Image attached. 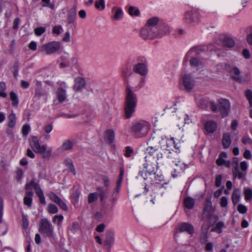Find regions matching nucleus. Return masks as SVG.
<instances>
[{
	"label": "nucleus",
	"mask_w": 252,
	"mask_h": 252,
	"mask_svg": "<svg viewBox=\"0 0 252 252\" xmlns=\"http://www.w3.org/2000/svg\"><path fill=\"white\" fill-rule=\"evenodd\" d=\"M73 146L72 141L69 140L64 141L62 145V148L64 151H67L71 149Z\"/></svg>",
	"instance_id": "4c0bfd02"
},
{
	"label": "nucleus",
	"mask_w": 252,
	"mask_h": 252,
	"mask_svg": "<svg viewBox=\"0 0 252 252\" xmlns=\"http://www.w3.org/2000/svg\"><path fill=\"white\" fill-rule=\"evenodd\" d=\"M222 180V176L221 175H218L216 178L215 185L216 187H220L221 185Z\"/></svg>",
	"instance_id": "338daca9"
},
{
	"label": "nucleus",
	"mask_w": 252,
	"mask_h": 252,
	"mask_svg": "<svg viewBox=\"0 0 252 252\" xmlns=\"http://www.w3.org/2000/svg\"><path fill=\"white\" fill-rule=\"evenodd\" d=\"M33 192L32 191H27L24 197V203L28 207H31L32 201Z\"/></svg>",
	"instance_id": "bb28decb"
},
{
	"label": "nucleus",
	"mask_w": 252,
	"mask_h": 252,
	"mask_svg": "<svg viewBox=\"0 0 252 252\" xmlns=\"http://www.w3.org/2000/svg\"><path fill=\"white\" fill-rule=\"evenodd\" d=\"M241 171L240 172H242L244 175L241 178H238L239 179H245L246 175L247 170L248 169V164L246 161H243L240 163V164Z\"/></svg>",
	"instance_id": "58836bf2"
},
{
	"label": "nucleus",
	"mask_w": 252,
	"mask_h": 252,
	"mask_svg": "<svg viewBox=\"0 0 252 252\" xmlns=\"http://www.w3.org/2000/svg\"><path fill=\"white\" fill-rule=\"evenodd\" d=\"M113 13L112 18L115 21L120 20L123 17V12L122 8L118 7H114L112 8Z\"/></svg>",
	"instance_id": "b1692460"
},
{
	"label": "nucleus",
	"mask_w": 252,
	"mask_h": 252,
	"mask_svg": "<svg viewBox=\"0 0 252 252\" xmlns=\"http://www.w3.org/2000/svg\"><path fill=\"white\" fill-rule=\"evenodd\" d=\"M145 158L146 162L143 164L144 167L150 174H155L158 167V165L162 163L161 159L158 160L155 157L146 156Z\"/></svg>",
	"instance_id": "423d86ee"
},
{
	"label": "nucleus",
	"mask_w": 252,
	"mask_h": 252,
	"mask_svg": "<svg viewBox=\"0 0 252 252\" xmlns=\"http://www.w3.org/2000/svg\"><path fill=\"white\" fill-rule=\"evenodd\" d=\"M245 95L249 100L250 105L252 106V91L250 90H247L245 92Z\"/></svg>",
	"instance_id": "603ef678"
},
{
	"label": "nucleus",
	"mask_w": 252,
	"mask_h": 252,
	"mask_svg": "<svg viewBox=\"0 0 252 252\" xmlns=\"http://www.w3.org/2000/svg\"><path fill=\"white\" fill-rule=\"evenodd\" d=\"M32 187H33L35 193L38 196L41 204L43 205L46 204L45 198L41 189L40 185L38 183L35 182L34 179H32L29 183H26L25 189L27 190L31 189Z\"/></svg>",
	"instance_id": "6e6552de"
},
{
	"label": "nucleus",
	"mask_w": 252,
	"mask_h": 252,
	"mask_svg": "<svg viewBox=\"0 0 252 252\" xmlns=\"http://www.w3.org/2000/svg\"><path fill=\"white\" fill-rule=\"evenodd\" d=\"M178 229L180 232H186L189 234L192 235L194 233V227L189 223L182 222L179 224Z\"/></svg>",
	"instance_id": "412c9836"
},
{
	"label": "nucleus",
	"mask_w": 252,
	"mask_h": 252,
	"mask_svg": "<svg viewBox=\"0 0 252 252\" xmlns=\"http://www.w3.org/2000/svg\"><path fill=\"white\" fill-rule=\"evenodd\" d=\"M105 140L107 143H112L115 139V133L112 129H108L106 131L105 134Z\"/></svg>",
	"instance_id": "c756f323"
},
{
	"label": "nucleus",
	"mask_w": 252,
	"mask_h": 252,
	"mask_svg": "<svg viewBox=\"0 0 252 252\" xmlns=\"http://www.w3.org/2000/svg\"><path fill=\"white\" fill-rule=\"evenodd\" d=\"M77 10L75 6H73L68 12L67 23L68 24L74 23L76 18Z\"/></svg>",
	"instance_id": "a878e982"
},
{
	"label": "nucleus",
	"mask_w": 252,
	"mask_h": 252,
	"mask_svg": "<svg viewBox=\"0 0 252 252\" xmlns=\"http://www.w3.org/2000/svg\"><path fill=\"white\" fill-rule=\"evenodd\" d=\"M102 180L105 187L108 188L110 186V181L109 177L107 176L103 175L102 176Z\"/></svg>",
	"instance_id": "13d9d810"
},
{
	"label": "nucleus",
	"mask_w": 252,
	"mask_h": 252,
	"mask_svg": "<svg viewBox=\"0 0 252 252\" xmlns=\"http://www.w3.org/2000/svg\"><path fill=\"white\" fill-rule=\"evenodd\" d=\"M80 191L78 189H74L73 191L72 197L75 200H77L80 196Z\"/></svg>",
	"instance_id": "0e129e2a"
},
{
	"label": "nucleus",
	"mask_w": 252,
	"mask_h": 252,
	"mask_svg": "<svg viewBox=\"0 0 252 252\" xmlns=\"http://www.w3.org/2000/svg\"><path fill=\"white\" fill-rule=\"evenodd\" d=\"M212 210V204L210 198L206 199V203L203 209L201 220L206 222L208 220V222L211 225H214L218 221L219 218L218 216L211 214Z\"/></svg>",
	"instance_id": "20e7f679"
},
{
	"label": "nucleus",
	"mask_w": 252,
	"mask_h": 252,
	"mask_svg": "<svg viewBox=\"0 0 252 252\" xmlns=\"http://www.w3.org/2000/svg\"><path fill=\"white\" fill-rule=\"evenodd\" d=\"M23 171L22 169H18L16 172V179L19 182L23 177Z\"/></svg>",
	"instance_id": "680f3d73"
},
{
	"label": "nucleus",
	"mask_w": 252,
	"mask_h": 252,
	"mask_svg": "<svg viewBox=\"0 0 252 252\" xmlns=\"http://www.w3.org/2000/svg\"><path fill=\"white\" fill-rule=\"evenodd\" d=\"M48 211L50 214H56L58 212V208L55 204H49L48 206Z\"/></svg>",
	"instance_id": "09e8293b"
},
{
	"label": "nucleus",
	"mask_w": 252,
	"mask_h": 252,
	"mask_svg": "<svg viewBox=\"0 0 252 252\" xmlns=\"http://www.w3.org/2000/svg\"><path fill=\"white\" fill-rule=\"evenodd\" d=\"M183 84L186 90H190L194 86V81L190 75H185L183 77Z\"/></svg>",
	"instance_id": "6ab92c4d"
},
{
	"label": "nucleus",
	"mask_w": 252,
	"mask_h": 252,
	"mask_svg": "<svg viewBox=\"0 0 252 252\" xmlns=\"http://www.w3.org/2000/svg\"><path fill=\"white\" fill-rule=\"evenodd\" d=\"M114 242V233L112 231H108L106 233L105 244L111 246Z\"/></svg>",
	"instance_id": "c85d7f7f"
},
{
	"label": "nucleus",
	"mask_w": 252,
	"mask_h": 252,
	"mask_svg": "<svg viewBox=\"0 0 252 252\" xmlns=\"http://www.w3.org/2000/svg\"><path fill=\"white\" fill-rule=\"evenodd\" d=\"M49 197L52 201L58 205L61 209L65 211L68 210V207L66 203L56 193L50 192L49 193Z\"/></svg>",
	"instance_id": "2eb2a0df"
},
{
	"label": "nucleus",
	"mask_w": 252,
	"mask_h": 252,
	"mask_svg": "<svg viewBox=\"0 0 252 252\" xmlns=\"http://www.w3.org/2000/svg\"><path fill=\"white\" fill-rule=\"evenodd\" d=\"M194 199L190 197H187L184 200V205L189 209H192L194 207Z\"/></svg>",
	"instance_id": "f704fd0d"
},
{
	"label": "nucleus",
	"mask_w": 252,
	"mask_h": 252,
	"mask_svg": "<svg viewBox=\"0 0 252 252\" xmlns=\"http://www.w3.org/2000/svg\"><path fill=\"white\" fill-rule=\"evenodd\" d=\"M228 200L226 197L222 196L220 199V205L222 208H225L227 206Z\"/></svg>",
	"instance_id": "6e6d98bb"
},
{
	"label": "nucleus",
	"mask_w": 252,
	"mask_h": 252,
	"mask_svg": "<svg viewBox=\"0 0 252 252\" xmlns=\"http://www.w3.org/2000/svg\"><path fill=\"white\" fill-rule=\"evenodd\" d=\"M133 71L141 76H145L148 73L147 65L143 63H139L135 64L133 67Z\"/></svg>",
	"instance_id": "f3484780"
},
{
	"label": "nucleus",
	"mask_w": 252,
	"mask_h": 252,
	"mask_svg": "<svg viewBox=\"0 0 252 252\" xmlns=\"http://www.w3.org/2000/svg\"><path fill=\"white\" fill-rule=\"evenodd\" d=\"M95 7L97 9L103 10L105 7L104 0H96L95 2Z\"/></svg>",
	"instance_id": "37998d69"
},
{
	"label": "nucleus",
	"mask_w": 252,
	"mask_h": 252,
	"mask_svg": "<svg viewBox=\"0 0 252 252\" xmlns=\"http://www.w3.org/2000/svg\"><path fill=\"white\" fill-rule=\"evenodd\" d=\"M224 227V223L222 221H219L217 222L216 225L212 227L211 229V232H215L217 233L220 234L222 232V229Z\"/></svg>",
	"instance_id": "72a5a7b5"
},
{
	"label": "nucleus",
	"mask_w": 252,
	"mask_h": 252,
	"mask_svg": "<svg viewBox=\"0 0 252 252\" xmlns=\"http://www.w3.org/2000/svg\"><path fill=\"white\" fill-rule=\"evenodd\" d=\"M245 197L246 200H250L252 198V190L250 189H246L244 192Z\"/></svg>",
	"instance_id": "3c124183"
},
{
	"label": "nucleus",
	"mask_w": 252,
	"mask_h": 252,
	"mask_svg": "<svg viewBox=\"0 0 252 252\" xmlns=\"http://www.w3.org/2000/svg\"><path fill=\"white\" fill-rule=\"evenodd\" d=\"M158 19L157 17H153L147 21V25L151 27L155 28V26L158 24Z\"/></svg>",
	"instance_id": "de8ad7c7"
},
{
	"label": "nucleus",
	"mask_w": 252,
	"mask_h": 252,
	"mask_svg": "<svg viewBox=\"0 0 252 252\" xmlns=\"http://www.w3.org/2000/svg\"><path fill=\"white\" fill-rule=\"evenodd\" d=\"M30 130V126L29 125H25L22 127V133L24 135H27Z\"/></svg>",
	"instance_id": "bf43d9fd"
},
{
	"label": "nucleus",
	"mask_w": 252,
	"mask_h": 252,
	"mask_svg": "<svg viewBox=\"0 0 252 252\" xmlns=\"http://www.w3.org/2000/svg\"><path fill=\"white\" fill-rule=\"evenodd\" d=\"M98 191L90 193L88 195V203L91 204L97 200L98 196L100 197V201L104 202L107 197L108 189H105L103 187H98L96 188Z\"/></svg>",
	"instance_id": "0eeeda50"
},
{
	"label": "nucleus",
	"mask_w": 252,
	"mask_h": 252,
	"mask_svg": "<svg viewBox=\"0 0 252 252\" xmlns=\"http://www.w3.org/2000/svg\"><path fill=\"white\" fill-rule=\"evenodd\" d=\"M227 158V154L225 152H221L218 158L216 160V164L218 166L223 165L225 161V158Z\"/></svg>",
	"instance_id": "e433bc0d"
},
{
	"label": "nucleus",
	"mask_w": 252,
	"mask_h": 252,
	"mask_svg": "<svg viewBox=\"0 0 252 252\" xmlns=\"http://www.w3.org/2000/svg\"><path fill=\"white\" fill-rule=\"evenodd\" d=\"M10 98L13 101L12 105L13 106H17L19 103V100L17 94L13 92L10 93Z\"/></svg>",
	"instance_id": "c03bdc74"
},
{
	"label": "nucleus",
	"mask_w": 252,
	"mask_h": 252,
	"mask_svg": "<svg viewBox=\"0 0 252 252\" xmlns=\"http://www.w3.org/2000/svg\"><path fill=\"white\" fill-rule=\"evenodd\" d=\"M200 12L197 10H192L185 12L184 16V21L188 24L196 22L200 19Z\"/></svg>",
	"instance_id": "f8f14e48"
},
{
	"label": "nucleus",
	"mask_w": 252,
	"mask_h": 252,
	"mask_svg": "<svg viewBox=\"0 0 252 252\" xmlns=\"http://www.w3.org/2000/svg\"><path fill=\"white\" fill-rule=\"evenodd\" d=\"M140 35L144 39H151L158 36V33L156 28L145 26L144 28L141 29Z\"/></svg>",
	"instance_id": "9d476101"
},
{
	"label": "nucleus",
	"mask_w": 252,
	"mask_h": 252,
	"mask_svg": "<svg viewBox=\"0 0 252 252\" xmlns=\"http://www.w3.org/2000/svg\"><path fill=\"white\" fill-rule=\"evenodd\" d=\"M8 126L9 127L12 128L15 126L16 122V117L13 111L8 115Z\"/></svg>",
	"instance_id": "c9c22d12"
},
{
	"label": "nucleus",
	"mask_w": 252,
	"mask_h": 252,
	"mask_svg": "<svg viewBox=\"0 0 252 252\" xmlns=\"http://www.w3.org/2000/svg\"><path fill=\"white\" fill-rule=\"evenodd\" d=\"M65 162L66 166L70 169L73 175H75L76 174V171L71 159H67L65 160Z\"/></svg>",
	"instance_id": "a18cd8bd"
},
{
	"label": "nucleus",
	"mask_w": 252,
	"mask_h": 252,
	"mask_svg": "<svg viewBox=\"0 0 252 252\" xmlns=\"http://www.w3.org/2000/svg\"><path fill=\"white\" fill-rule=\"evenodd\" d=\"M131 74L130 68L128 66H126L122 68L121 75L124 81L127 84L125 103V113L126 118H130L135 112L137 101L136 94H134L128 84V79Z\"/></svg>",
	"instance_id": "f257e3e1"
},
{
	"label": "nucleus",
	"mask_w": 252,
	"mask_h": 252,
	"mask_svg": "<svg viewBox=\"0 0 252 252\" xmlns=\"http://www.w3.org/2000/svg\"><path fill=\"white\" fill-rule=\"evenodd\" d=\"M208 222V224H205L204 223L201 226V232L200 234L199 241L201 243L205 244L208 241V231L209 228L211 226Z\"/></svg>",
	"instance_id": "a211bd4d"
},
{
	"label": "nucleus",
	"mask_w": 252,
	"mask_h": 252,
	"mask_svg": "<svg viewBox=\"0 0 252 252\" xmlns=\"http://www.w3.org/2000/svg\"><path fill=\"white\" fill-rule=\"evenodd\" d=\"M133 153V149L130 146H127L126 147L125 156L126 158H129Z\"/></svg>",
	"instance_id": "864d4df0"
},
{
	"label": "nucleus",
	"mask_w": 252,
	"mask_h": 252,
	"mask_svg": "<svg viewBox=\"0 0 252 252\" xmlns=\"http://www.w3.org/2000/svg\"><path fill=\"white\" fill-rule=\"evenodd\" d=\"M190 64L192 67H196L197 69L202 66V63L196 58H191L190 60Z\"/></svg>",
	"instance_id": "ea45409f"
},
{
	"label": "nucleus",
	"mask_w": 252,
	"mask_h": 252,
	"mask_svg": "<svg viewBox=\"0 0 252 252\" xmlns=\"http://www.w3.org/2000/svg\"><path fill=\"white\" fill-rule=\"evenodd\" d=\"M38 230L41 234L47 237L51 238L54 236V227L46 218L40 220Z\"/></svg>",
	"instance_id": "39448f33"
},
{
	"label": "nucleus",
	"mask_w": 252,
	"mask_h": 252,
	"mask_svg": "<svg viewBox=\"0 0 252 252\" xmlns=\"http://www.w3.org/2000/svg\"><path fill=\"white\" fill-rule=\"evenodd\" d=\"M125 169L123 166L120 167V175L119 179L117 182V185L115 191L112 193L110 200L112 202V203L114 205L116 203L117 198L118 194L120 190L122 184V182L124 179Z\"/></svg>",
	"instance_id": "1a4fd4ad"
},
{
	"label": "nucleus",
	"mask_w": 252,
	"mask_h": 252,
	"mask_svg": "<svg viewBox=\"0 0 252 252\" xmlns=\"http://www.w3.org/2000/svg\"><path fill=\"white\" fill-rule=\"evenodd\" d=\"M166 156L168 158L172 160L173 162L176 161L178 159V154L180 151H175L173 150L165 149Z\"/></svg>",
	"instance_id": "cd10ccee"
},
{
	"label": "nucleus",
	"mask_w": 252,
	"mask_h": 252,
	"mask_svg": "<svg viewBox=\"0 0 252 252\" xmlns=\"http://www.w3.org/2000/svg\"><path fill=\"white\" fill-rule=\"evenodd\" d=\"M244 158L247 159H250L252 158L251 152L249 150H246L243 154Z\"/></svg>",
	"instance_id": "774afa93"
},
{
	"label": "nucleus",
	"mask_w": 252,
	"mask_h": 252,
	"mask_svg": "<svg viewBox=\"0 0 252 252\" xmlns=\"http://www.w3.org/2000/svg\"><path fill=\"white\" fill-rule=\"evenodd\" d=\"M128 13L131 16H137L139 15L140 11L138 8L133 6H130L128 8Z\"/></svg>",
	"instance_id": "49530a36"
},
{
	"label": "nucleus",
	"mask_w": 252,
	"mask_h": 252,
	"mask_svg": "<svg viewBox=\"0 0 252 252\" xmlns=\"http://www.w3.org/2000/svg\"><path fill=\"white\" fill-rule=\"evenodd\" d=\"M148 145L145 153L149 157H155L158 160L161 159L163 154L159 151V140L155 137L151 136L147 141Z\"/></svg>",
	"instance_id": "7ed1b4c3"
},
{
	"label": "nucleus",
	"mask_w": 252,
	"mask_h": 252,
	"mask_svg": "<svg viewBox=\"0 0 252 252\" xmlns=\"http://www.w3.org/2000/svg\"><path fill=\"white\" fill-rule=\"evenodd\" d=\"M58 99L60 102H63L66 99V91L62 88H59L57 92Z\"/></svg>",
	"instance_id": "2f4dec72"
},
{
	"label": "nucleus",
	"mask_w": 252,
	"mask_h": 252,
	"mask_svg": "<svg viewBox=\"0 0 252 252\" xmlns=\"http://www.w3.org/2000/svg\"><path fill=\"white\" fill-rule=\"evenodd\" d=\"M150 129V124L146 121L140 120L134 123L130 128L131 133L136 138L145 136Z\"/></svg>",
	"instance_id": "f03ea898"
},
{
	"label": "nucleus",
	"mask_w": 252,
	"mask_h": 252,
	"mask_svg": "<svg viewBox=\"0 0 252 252\" xmlns=\"http://www.w3.org/2000/svg\"><path fill=\"white\" fill-rule=\"evenodd\" d=\"M42 1L44 3L42 6L48 7L51 9L54 8V5L50 2V0H42Z\"/></svg>",
	"instance_id": "e2e57ef3"
},
{
	"label": "nucleus",
	"mask_w": 252,
	"mask_h": 252,
	"mask_svg": "<svg viewBox=\"0 0 252 252\" xmlns=\"http://www.w3.org/2000/svg\"><path fill=\"white\" fill-rule=\"evenodd\" d=\"M231 143L230 135L228 133H224L222 138V145L224 149L228 148Z\"/></svg>",
	"instance_id": "7c9ffc66"
},
{
	"label": "nucleus",
	"mask_w": 252,
	"mask_h": 252,
	"mask_svg": "<svg viewBox=\"0 0 252 252\" xmlns=\"http://www.w3.org/2000/svg\"><path fill=\"white\" fill-rule=\"evenodd\" d=\"M226 69L230 73L231 78L233 80L239 83L242 82V79L240 76V71L237 67L234 66H228Z\"/></svg>",
	"instance_id": "4468645a"
},
{
	"label": "nucleus",
	"mask_w": 252,
	"mask_h": 252,
	"mask_svg": "<svg viewBox=\"0 0 252 252\" xmlns=\"http://www.w3.org/2000/svg\"><path fill=\"white\" fill-rule=\"evenodd\" d=\"M86 86V81L82 77H77L74 80L73 89L77 92L81 91Z\"/></svg>",
	"instance_id": "4be33fe9"
},
{
	"label": "nucleus",
	"mask_w": 252,
	"mask_h": 252,
	"mask_svg": "<svg viewBox=\"0 0 252 252\" xmlns=\"http://www.w3.org/2000/svg\"><path fill=\"white\" fill-rule=\"evenodd\" d=\"M169 142L173 143L174 148L180 151V148L181 147L180 143H176L173 137L171 138L170 140H169Z\"/></svg>",
	"instance_id": "69168bd1"
},
{
	"label": "nucleus",
	"mask_w": 252,
	"mask_h": 252,
	"mask_svg": "<svg viewBox=\"0 0 252 252\" xmlns=\"http://www.w3.org/2000/svg\"><path fill=\"white\" fill-rule=\"evenodd\" d=\"M240 199V190L239 189H235L232 194V201L233 205H236Z\"/></svg>",
	"instance_id": "473e14b6"
},
{
	"label": "nucleus",
	"mask_w": 252,
	"mask_h": 252,
	"mask_svg": "<svg viewBox=\"0 0 252 252\" xmlns=\"http://www.w3.org/2000/svg\"><path fill=\"white\" fill-rule=\"evenodd\" d=\"M61 30H63V28L61 25L55 26L53 29V33L59 35Z\"/></svg>",
	"instance_id": "052dcab7"
},
{
	"label": "nucleus",
	"mask_w": 252,
	"mask_h": 252,
	"mask_svg": "<svg viewBox=\"0 0 252 252\" xmlns=\"http://www.w3.org/2000/svg\"><path fill=\"white\" fill-rule=\"evenodd\" d=\"M61 46L60 42L52 41L43 45L40 51L42 52L45 53L46 54H51L59 50Z\"/></svg>",
	"instance_id": "9b49d317"
},
{
	"label": "nucleus",
	"mask_w": 252,
	"mask_h": 252,
	"mask_svg": "<svg viewBox=\"0 0 252 252\" xmlns=\"http://www.w3.org/2000/svg\"><path fill=\"white\" fill-rule=\"evenodd\" d=\"M217 128L216 123L214 121L207 122L204 126L205 130L209 133H212L215 131Z\"/></svg>",
	"instance_id": "393cba45"
},
{
	"label": "nucleus",
	"mask_w": 252,
	"mask_h": 252,
	"mask_svg": "<svg viewBox=\"0 0 252 252\" xmlns=\"http://www.w3.org/2000/svg\"><path fill=\"white\" fill-rule=\"evenodd\" d=\"M45 150L42 151L41 153H38L39 154H42V157L44 158L49 159L51 156L52 152V148L49 147L47 148V146L44 145Z\"/></svg>",
	"instance_id": "79ce46f5"
},
{
	"label": "nucleus",
	"mask_w": 252,
	"mask_h": 252,
	"mask_svg": "<svg viewBox=\"0 0 252 252\" xmlns=\"http://www.w3.org/2000/svg\"><path fill=\"white\" fill-rule=\"evenodd\" d=\"M30 144L32 149L35 153H41L45 150L44 145L40 146L37 137L32 136L30 140Z\"/></svg>",
	"instance_id": "dca6fc26"
},
{
	"label": "nucleus",
	"mask_w": 252,
	"mask_h": 252,
	"mask_svg": "<svg viewBox=\"0 0 252 252\" xmlns=\"http://www.w3.org/2000/svg\"><path fill=\"white\" fill-rule=\"evenodd\" d=\"M232 163L235 165L232 170L233 178H241L244 175V174H243L242 172H240L239 160L237 158H233Z\"/></svg>",
	"instance_id": "aec40b11"
},
{
	"label": "nucleus",
	"mask_w": 252,
	"mask_h": 252,
	"mask_svg": "<svg viewBox=\"0 0 252 252\" xmlns=\"http://www.w3.org/2000/svg\"><path fill=\"white\" fill-rule=\"evenodd\" d=\"M237 209L238 212L242 214H245L247 211V207L242 204L238 205Z\"/></svg>",
	"instance_id": "4d7b16f0"
},
{
	"label": "nucleus",
	"mask_w": 252,
	"mask_h": 252,
	"mask_svg": "<svg viewBox=\"0 0 252 252\" xmlns=\"http://www.w3.org/2000/svg\"><path fill=\"white\" fill-rule=\"evenodd\" d=\"M63 219V215H56L54 217L52 221L54 223H57L58 225H60Z\"/></svg>",
	"instance_id": "8fccbe9b"
},
{
	"label": "nucleus",
	"mask_w": 252,
	"mask_h": 252,
	"mask_svg": "<svg viewBox=\"0 0 252 252\" xmlns=\"http://www.w3.org/2000/svg\"><path fill=\"white\" fill-rule=\"evenodd\" d=\"M47 94V93L42 89V88H35V93H34V97H37L39 98L41 96H46Z\"/></svg>",
	"instance_id": "a19ab883"
},
{
	"label": "nucleus",
	"mask_w": 252,
	"mask_h": 252,
	"mask_svg": "<svg viewBox=\"0 0 252 252\" xmlns=\"http://www.w3.org/2000/svg\"><path fill=\"white\" fill-rule=\"evenodd\" d=\"M219 108L222 117H226L230 111V104L229 101L226 99H220L219 100Z\"/></svg>",
	"instance_id": "ddd939ff"
},
{
	"label": "nucleus",
	"mask_w": 252,
	"mask_h": 252,
	"mask_svg": "<svg viewBox=\"0 0 252 252\" xmlns=\"http://www.w3.org/2000/svg\"><path fill=\"white\" fill-rule=\"evenodd\" d=\"M45 28L44 27H38L34 30V32L37 36H40L45 32Z\"/></svg>",
	"instance_id": "5fc2aeb1"
},
{
	"label": "nucleus",
	"mask_w": 252,
	"mask_h": 252,
	"mask_svg": "<svg viewBox=\"0 0 252 252\" xmlns=\"http://www.w3.org/2000/svg\"><path fill=\"white\" fill-rule=\"evenodd\" d=\"M222 45L224 47L231 48L235 46V41L232 37L225 36L222 40Z\"/></svg>",
	"instance_id": "5701e85b"
}]
</instances>
